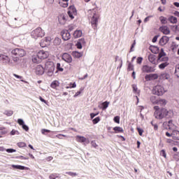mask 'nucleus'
Here are the masks:
<instances>
[{"label":"nucleus","instance_id":"f257e3e1","mask_svg":"<svg viewBox=\"0 0 179 179\" xmlns=\"http://www.w3.org/2000/svg\"><path fill=\"white\" fill-rule=\"evenodd\" d=\"M154 115L157 120H163V118H173L174 112L171 109H166V108H160L159 106H154Z\"/></svg>","mask_w":179,"mask_h":179},{"label":"nucleus","instance_id":"f03ea898","mask_svg":"<svg viewBox=\"0 0 179 179\" xmlns=\"http://www.w3.org/2000/svg\"><path fill=\"white\" fill-rule=\"evenodd\" d=\"M89 13L92 15L91 17V25L94 30H97V26H99V22H100V14H99L94 9L90 10Z\"/></svg>","mask_w":179,"mask_h":179},{"label":"nucleus","instance_id":"7ed1b4c3","mask_svg":"<svg viewBox=\"0 0 179 179\" xmlns=\"http://www.w3.org/2000/svg\"><path fill=\"white\" fill-rule=\"evenodd\" d=\"M45 36V32L41 27H37L31 32V37L37 40V38H43Z\"/></svg>","mask_w":179,"mask_h":179},{"label":"nucleus","instance_id":"20e7f679","mask_svg":"<svg viewBox=\"0 0 179 179\" xmlns=\"http://www.w3.org/2000/svg\"><path fill=\"white\" fill-rule=\"evenodd\" d=\"M11 54L15 57H20L22 58L26 55V50L23 48H15L11 51Z\"/></svg>","mask_w":179,"mask_h":179},{"label":"nucleus","instance_id":"39448f33","mask_svg":"<svg viewBox=\"0 0 179 179\" xmlns=\"http://www.w3.org/2000/svg\"><path fill=\"white\" fill-rule=\"evenodd\" d=\"M152 93L156 96H163L166 93V90L162 85H156L152 90Z\"/></svg>","mask_w":179,"mask_h":179},{"label":"nucleus","instance_id":"423d86ee","mask_svg":"<svg viewBox=\"0 0 179 179\" xmlns=\"http://www.w3.org/2000/svg\"><path fill=\"white\" fill-rule=\"evenodd\" d=\"M158 63L159 62H169V57L166 56V52H164V50L161 49V52L159 53L157 58Z\"/></svg>","mask_w":179,"mask_h":179},{"label":"nucleus","instance_id":"0eeeda50","mask_svg":"<svg viewBox=\"0 0 179 179\" xmlns=\"http://www.w3.org/2000/svg\"><path fill=\"white\" fill-rule=\"evenodd\" d=\"M67 13L69 17H71V19H75V16L78 15V11L76 10V8H75V6H70L69 7V10Z\"/></svg>","mask_w":179,"mask_h":179},{"label":"nucleus","instance_id":"6e6552de","mask_svg":"<svg viewBox=\"0 0 179 179\" xmlns=\"http://www.w3.org/2000/svg\"><path fill=\"white\" fill-rule=\"evenodd\" d=\"M45 69L48 72H54V62H46L45 64Z\"/></svg>","mask_w":179,"mask_h":179},{"label":"nucleus","instance_id":"1a4fd4ad","mask_svg":"<svg viewBox=\"0 0 179 179\" xmlns=\"http://www.w3.org/2000/svg\"><path fill=\"white\" fill-rule=\"evenodd\" d=\"M38 57L41 59H46V58H48V55H50V53H48V51L44 50H40L38 53Z\"/></svg>","mask_w":179,"mask_h":179},{"label":"nucleus","instance_id":"9d476101","mask_svg":"<svg viewBox=\"0 0 179 179\" xmlns=\"http://www.w3.org/2000/svg\"><path fill=\"white\" fill-rule=\"evenodd\" d=\"M62 37L64 41H68L71 39V33L68 30H63L62 31Z\"/></svg>","mask_w":179,"mask_h":179},{"label":"nucleus","instance_id":"9b49d317","mask_svg":"<svg viewBox=\"0 0 179 179\" xmlns=\"http://www.w3.org/2000/svg\"><path fill=\"white\" fill-rule=\"evenodd\" d=\"M0 62L5 64H9L10 62V58L3 54H0Z\"/></svg>","mask_w":179,"mask_h":179},{"label":"nucleus","instance_id":"f8f14e48","mask_svg":"<svg viewBox=\"0 0 179 179\" xmlns=\"http://www.w3.org/2000/svg\"><path fill=\"white\" fill-rule=\"evenodd\" d=\"M142 71L144 73H150V72H155V69L150 66L145 65L143 66Z\"/></svg>","mask_w":179,"mask_h":179},{"label":"nucleus","instance_id":"ddd939ff","mask_svg":"<svg viewBox=\"0 0 179 179\" xmlns=\"http://www.w3.org/2000/svg\"><path fill=\"white\" fill-rule=\"evenodd\" d=\"M158 78H159V75H157V73L147 74L145 76V79L147 81H149V80H156V79H157Z\"/></svg>","mask_w":179,"mask_h":179},{"label":"nucleus","instance_id":"4468645a","mask_svg":"<svg viewBox=\"0 0 179 179\" xmlns=\"http://www.w3.org/2000/svg\"><path fill=\"white\" fill-rule=\"evenodd\" d=\"M62 59L63 61H65V62H68V64L72 62V56L68 53H64L62 56Z\"/></svg>","mask_w":179,"mask_h":179},{"label":"nucleus","instance_id":"2eb2a0df","mask_svg":"<svg viewBox=\"0 0 179 179\" xmlns=\"http://www.w3.org/2000/svg\"><path fill=\"white\" fill-rule=\"evenodd\" d=\"M148 60L150 62H151V64H153L154 65H157L158 64V61L156 59V55H150L148 56Z\"/></svg>","mask_w":179,"mask_h":179},{"label":"nucleus","instance_id":"dca6fc26","mask_svg":"<svg viewBox=\"0 0 179 179\" xmlns=\"http://www.w3.org/2000/svg\"><path fill=\"white\" fill-rule=\"evenodd\" d=\"M58 20L60 24H65L66 23V17H65V15L60 14L58 16Z\"/></svg>","mask_w":179,"mask_h":179},{"label":"nucleus","instance_id":"f3484780","mask_svg":"<svg viewBox=\"0 0 179 179\" xmlns=\"http://www.w3.org/2000/svg\"><path fill=\"white\" fill-rule=\"evenodd\" d=\"M159 31L163 33V34H169L170 33V29H169V27L167 26H162L159 27Z\"/></svg>","mask_w":179,"mask_h":179},{"label":"nucleus","instance_id":"a211bd4d","mask_svg":"<svg viewBox=\"0 0 179 179\" xmlns=\"http://www.w3.org/2000/svg\"><path fill=\"white\" fill-rule=\"evenodd\" d=\"M171 137L175 141H179V131L178 130H173L171 133Z\"/></svg>","mask_w":179,"mask_h":179},{"label":"nucleus","instance_id":"6ab92c4d","mask_svg":"<svg viewBox=\"0 0 179 179\" xmlns=\"http://www.w3.org/2000/svg\"><path fill=\"white\" fill-rule=\"evenodd\" d=\"M76 142H79L80 143H85V142L87 141V138H86V137L85 136H77L76 137Z\"/></svg>","mask_w":179,"mask_h":179},{"label":"nucleus","instance_id":"aec40b11","mask_svg":"<svg viewBox=\"0 0 179 179\" xmlns=\"http://www.w3.org/2000/svg\"><path fill=\"white\" fill-rule=\"evenodd\" d=\"M50 87H52V89H55V90H58V87H59V81L53 80L50 84Z\"/></svg>","mask_w":179,"mask_h":179},{"label":"nucleus","instance_id":"412c9836","mask_svg":"<svg viewBox=\"0 0 179 179\" xmlns=\"http://www.w3.org/2000/svg\"><path fill=\"white\" fill-rule=\"evenodd\" d=\"M32 62L34 64H40L41 62V59H40L38 54L32 56Z\"/></svg>","mask_w":179,"mask_h":179},{"label":"nucleus","instance_id":"4be33fe9","mask_svg":"<svg viewBox=\"0 0 179 179\" xmlns=\"http://www.w3.org/2000/svg\"><path fill=\"white\" fill-rule=\"evenodd\" d=\"M159 79H162V80H168V79H170V74L163 73L159 76Z\"/></svg>","mask_w":179,"mask_h":179},{"label":"nucleus","instance_id":"5701e85b","mask_svg":"<svg viewBox=\"0 0 179 179\" xmlns=\"http://www.w3.org/2000/svg\"><path fill=\"white\" fill-rule=\"evenodd\" d=\"M167 43H169V38L167 36H163L159 41L160 45H166Z\"/></svg>","mask_w":179,"mask_h":179},{"label":"nucleus","instance_id":"b1692460","mask_svg":"<svg viewBox=\"0 0 179 179\" xmlns=\"http://www.w3.org/2000/svg\"><path fill=\"white\" fill-rule=\"evenodd\" d=\"M44 73V68L41 65H38L36 67V74L43 75Z\"/></svg>","mask_w":179,"mask_h":179},{"label":"nucleus","instance_id":"393cba45","mask_svg":"<svg viewBox=\"0 0 179 179\" xmlns=\"http://www.w3.org/2000/svg\"><path fill=\"white\" fill-rule=\"evenodd\" d=\"M83 33L82 32V30H76L73 33V37L75 38H79L81 36H83Z\"/></svg>","mask_w":179,"mask_h":179},{"label":"nucleus","instance_id":"a878e982","mask_svg":"<svg viewBox=\"0 0 179 179\" xmlns=\"http://www.w3.org/2000/svg\"><path fill=\"white\" fill-rule=\"evenodd\" d=\"M150 50H151V52H152L153 54H159V48L157 46L152 45L150 47Z\"/></svg>","mask_w":179,"mask_h":179},{"label":"nucleus","instance_id":"bb28decb","mask_svg":"<svg viewBox=\"0 0 179 179\" xmlns=\"http://www.w3.org/2000/svg\"><path fill=\"white\" fill-rule=\"evenodd\" d=\"M168 20L172 24H176L177 23V22H178L177 17H174L173 15L169 17Z\"/></svg>","mask_w":179,"mask_h":179},{"label":"nucleus","instance_id":"cd10ccee","mask_svg":"<svg viewBox=\"0 0 179 179\" xmlns=\"http://www.w3.org/2000/svg\"><path fill=\"white\" fill-rule=\"evenodd\" d=\"M82 44H85V39L81 38L80 39L78 43H76V47L78 50H82Z\"/></svg>","mask_w":179,"mask_h":179},{"label":"nucleus","instance_id":"c85d7f7f","mask_svg":"<svg viewBox=\"0 0 179 179\" xmlns=\"http://www.w3.org/2000/svg\"><path fill=\"white\" fill-rule=\"evenodd\" d=\"M168 129H174L176 128V124L173 123V120H169L167 123Z\"/></svg>","mask_w":179,"mask_h":179},{"label":"nucleus","instance_id":"c756f323","mask_svg":"<svg viewBox=\"0 0 179 179\" xmlns=\"http://www.w3.org/2000/svg\"><path fill=\"white\" fill-rule=\"evenodd\" d=\"M72 55L74 57V58H80L81 57H83V53L79 52H73Z\"/></svg>","mask_w":179,"mask_h":179},{"label":"nucleus","instance_id":"7c9ffc66","mask_svg":"<svg viewBox=\"0 0 179 179\" xmlns=\"http://www.w3.org/2000/svg\"><path fill=\"white\" fill-rule=\"evenodd\" d=\"M157 104L159 106H166V104H167V101H166V99H158Z\"/></svg>","mask_w":179,"mask_h":179},{"label":"nucleus","instance_id":"2f4dec72","mask_svg":"<svg viewBox=\"0 0 179 179\" xmlns=\"http://www.w3.org/2000/svg\"><path fill=\"white\" fill-rule=\"evenodd\" d=\"M113 131H115L116 134L124 132V129H122V127H115L113 128Z\"/></svg>","mask_w":179,"mask_h":179},{"label":"nucleus","instance_id":"473e14b6","mask_svg":"<svg viewBox=\"0 0 179 179\" xmlns=\"http://www.w3.org/2000/svg\"><path fill=\"white\" fill-rule=\"evenodd\" d=\"M13 169H17V170H26V168L22 165H12Z\"/></svg>","mask_w":179,"mask_h":179},{"label":"nucleus","instance_id":"72a5a7b5","mask_svg":"<svg viewBox=\"0 0 179 179\" xmlns=\"http://www.w3.org/2000/svg\"><path fill=\"white\" fill-rule=\"evenodd\" d=\"M169 62H163L161 64L159 65V69H164L166 68V66H169Z\"/></svg>","mask_w":179,"mask_h":179},{"label":"nucleus","instance_id":"f704fd0d","mask_svg":"<svg viewBox=\"0 0 179 179\" xmlns=\"http://www.w3.org/2000/svg\"><path fill=\"white\" fill-rule=\"evenodd\" d=\"M158 100L159 99L155 96H152L150 97V101H151V103H152V104H157Z\"/></svg>","mask_w":179,"mask_h":179},{"label":"nucleus","instance_id":"c9c22d12","mask_svg":"<svg viewBox=\"0 0 179 179\" xmlns=\"http://www.w3.org/2000/svg\"><path fill=\"white\" fill-rule=\"evenodd\" d=\"M159 20H160L162 24H166V23H167V18L166 17L160 16Z\"/></svg>","mask_w":179,"mask_h":179},{"label":"nucleus","instance_id":"e433bc0d","mask_svg":"<svg viewBox=\"0 0 179 179\" xmlns=\"http://www.w3.org/2000/svg\"><path fill=\"white\" fill-rule=\"evenodd\" d=\"M50 179H56V178H59V173H51L49 176Z\"/></svg>","mask_w":179,"mask_h":179},{"label":"nucleus","instance_id":"4c0bfd02","mask_svg":"<svg viewBox=\"0 0 179 179\" xmlns=\"http://www.w3.org/2000/svg\"><path fill=\"white\" fill-rule=\"evenodd\" d=\"M53 43L55 45H59L62 43L61 38H55Z\"/></svg>","mask_w":179,"mask_h":179},{"label":"nucleus","instance_id":"58836bf2","mask_svg":"<svg viewBox=\"0 0 179 179\" xmlns=\"http://www.w3.org/2000/svg\"><path fill=\"white\" fill-rule=\"evenodd\" d=\"M110 102L106 101L105 102L102 103V110H106L108 108Z\"/></svg>","mask_w":179,"mask_h":179},{"label":"nucleus","instance_id":"ea45409f","mask_svg":"<svg viewBox=\"0 0 179 179\" xmlns=\"http://www.w3.org/2000/svg\"><path fill=\"white\" fill-rule=\"evenodd\" d=\"M132 89L134 93L139 94V91L138 90V87L136 86V85L135 84L132 85Z\"/></svg>","mask_w":179,"mask_h":179},{"label":"nucleus","instance_id":"a19ab883","mask_svg":"<svg viewBox=\"0 0 179 179\" xmlns=\"http://www.w3.org/2000/svg\"><path fill=\"white\" fill-rule=\"evenodd\" d=\"M4 114L7 115V117H10L13 115V110H6L4 112Z\"/></svg>","mask_w":179,"mask_h":179},{"label":"nucleus","instance_id":"79ce46f5","mask_svg":"<svg viewBox=\"0 0 179 179\" xmlns=\"http://www.w3.org/2000/svg\"><path fill=\"white\" fill-rule=\"evenodd\" d=\"M166 143H169L171 146H174L176 143L172 139L167 138L166 139Z\"/></svg>","mask_w":179,"mask_h":179},{"label":"nucleus","instance_id":"37998d69","mask_svg":"<svg viewBox=\"0 0 179 179\" xmlns=\"http://www.w3.org/2000/svg\"><path fill=\"white\" fill-rule=\"evenodd\" d=\"M172 29L175 33H177V31H179V24L178 25H173L172 26Z\"/></svg>","mask_w":179,"mask_h":179},{"label":"nucleus","instance_id":"c03bdc74","mask_svg":"<svg viewBox=\"0 0 179 179\" xmlns=\"http://www.w3.org/2000/svg\"><path fill=\"white\" fill-rule=\"evenodd\" d=\"M17 145L18 148H26V143H24V142L17 143Z\"/></svg>","mask_w":179,"mask_h":179},{"label":"nucleus","instance_id":"a18cd8bd","mask_svg":"<svg viewBox=\"0 0 179 179\" xmlns=\"http://www.w3.org/2000/svg\"><path fill=\"white\" fill-rule=\"evenodd\" d=\"M0 134H1V138H2L3 135H6V134H8V131H6V128L1 129L0 130Z\"/></svg>","mask_w":179,"mask_h":179},{"label":"nucleus","instance_id":"49530a36","mask_svg":"<svg viewBox=\"0 0 179 179\" xmlns=\"http://www.w3.org/2000/svg\"><path fill=\"white\" fill-rule=\"evenodd\" d=\"M66 174H68V176H71V177H76V176H78V173L71 171L66 172Z\"/></svg>","mask_w":179,"mask_h":179},{"label":"nucleus","instance_id":"de8ad7c7","mask_svg":"<svg viewBox=\"0 0 179 179\" xmlns=\"http://www.w3.org/2000/svg\"><path fill=\"white\" fill-rule=\"evenodd\" d=\"M59 3L62 8H68V2L60 1Z\"/></svg>","mask_w":179,"mask_h":179},{"label":"nucleus","instance_id":"09e8293b","mask_svg":"<svg viewBox=\"0 0 179 179\" xmlns=\"http://www.w3.org/2000/svg\"><path fill=\"white\" fill-rule=\"evenodd\" d=\"M175 75L179 78V64L176 65V70H175Z\"/></svg>","mask_w":179,"mask_h":179},{"label":"nucleus","instance_id":"8fccbe9b","mask_svg":"<svg viewBox=\"0 0 179 179\" xmlns=\"http://www.w3.org/2000/svg\"><path fill=\"white\" fill-rule=\"evenodd\" d=\"M160 155L162 156L163 157H164V159H166L167 157V155L166 154V151L164 150H162L160 152Z\"/></svg>","mask_w":179,"mask_h":179},{"label":"nucleus","instance_id":"3c124183","mask_svg":"<svg viewBox=\"0 0 179 179\" xmlns=\"http://www.w3.org/2000/svg\"><path fill=\"white\" fill-rule=\"evenodd\" d=\"M173 159L174 160H176V162H179V152H177L176 154H175L173 155Z\"/></svg>","mask_w":179,"mask_h":179},{"label":"nucleus","instance_id":"603ef678","mask_svg":"<svg viewBox=\"0 0 179 179\" xmlns=\"http://www.w3.org/2000/svg\"><path fill=\"white\" fill-rule=\"evenodd\" d=\"M100 122V117H97L92 120L93 124H97Z\"/></svg>","mask_w":179,"mask_h":179},{"label":"nucleus","instance_id":"864d4df0","mask_svg":"<svg viewBox=\"0 0 179 179\" xmlns=\"http://www.w3.org/2000/svg\"><path fill=\"white\" fill-rule=\"evenodd\" d=\"M113 121L116 122V124H120V116H115Z\"/></svg>","mask_w":179,"mask_h":179},{"label":"nucleus","instance_id":"5fc2aeb1","mask_svg":"<svg viewBox=\"0 0 179 179\" xmlns=\"http://www.w3.org/2000/svg\"><path fill=\"white\" fill-rule=\"evenodd\" d=\"M143 61V57H138L137 60H136V63L138 64L139 65H141V64H142Z\"/></svg>","mask_w":179,"mask_h":179},{"label":"nucleus","instance_id":"6e6d98bb","mask_svg":"<svg viewBox=\"0 0 179 179\" xmlns=\"http://www.w3.org/2000/svg\"><path fill=\"white\" fill-rule=\"evenodd\" d=\"M137 131L138 132V135H140V136H142L143 134V129L137 127Z\"/></svg>","mask_w":179,"mask_h":179},{"label":"nucleus","instance_id":"4d7b16f0","mask_svg":"<svg viewBox=\"0 0 179 179\" xmlns=\"http://www.w3.org/2000/svg\"><path fill=\"white\" fill-rule=\"evenodd\" d=\"M45 132H48V134H50V132H51V130H48L46 129H43L41 130V134H43V135H45Z\"/></svg>","mask_w":179,"mask_h":179},{"label":"nucleus","instance_id":"13d9d810","mask_svg":"<svg viewBox=\"0 0 179 179\" xmlns=\"http://www.w3.org/2000/svg\"><path fill=\"white\" fill-rule=\"evenodd\" d=\"M10 135H19V131H17V130L13 129L10 131Z\"/></svg>","mask_w":179,"mask_h":179},{"label":"nucleus","instance_id":"bf43d9fd","mask_svg":"<svg viewBox=\"0 0 179 179\" xmlns=\"http://www.w3.org/2000/svg\"><path fill=\"white\" fill-rule=\"evenodd\" d=\"M62 136L64 138H66V136L64 134H57L56 135V138H57L58 139H62Z\"/></svg>","mask_w":179,"mask_h":179},{"label":"nucleus","instance_id":"052dcab7","mask_svg":"<svg viewBox=\"0 0 179 179\" xmlns=\"http://www.w3.org/2000/svg\"><path fill=\"white\" fill-rule=\"evenodd\" d=\"M17 123L19 124V125H21L22 127V125L24 124V122L22 119H18L17 120Z\"/></svg>","mask_w":179,"mask_h":179},{"label":"nucleus","instance_id":"680f3d73","mask_svg":"<svg viewBox=\"0 0 179 179\" xmlns=\"http://www.w3.org/2000/svg\"><path fill=\"white\" fill-rule=\"evenodd\" d=\"M57 68L58 71H60L61 72H62V71H64V69L61 68V64L57 63Z\"/></svg>","mask_w":179,"mask_h":179},{"label":"nucleus","instance_id":"e2e57ef3","mask_svg":"<svg viewBox=\"0 0 179 179\" xmlns=\"http://www.w3.org/2000/svg\"><path fill=\"white\" fill-rule=\"evenodd\" d=\"M128 69H129V71H134V65L132 64L129 63L128 65Z\"/></svg>","mask_w":179,"mask_h":179},{"label":"nucleus","instance_id":"0e129e2a","mask_svg":"<svg viewBox=\"0 0 179 179\" xmlns=\"http://www.w3.org/2000/svg\"><path fill=\"white\" fill-rule=\"evenodd\" d=\"M91 145H92V146L93 147V148H97V146H99L96 143V141H92L91 142Z\"/></svg>","mask_w":179,"mask_h":179},{"label":"nucleus","instance_id":"69168bd1","mask_svg":"<svg viewBox=\"0 0 179 179\" xmlns=\"http://www.w3.org/2000/svg\"><path fill=\"white\" fill-rule=\"evenodd\" d=\"M22 129L24 131H26L27 132V131H29V127L27 125L24 124L22 125Z\"/></svg>","mask_w":179,"mask_h":179},{"label":"nucleus","instance_id":"338daca9","mask_svg":"<svg viewBox=\"0 0 179 179\" xmlns=\"http://www.w3.org/2000/svg\"><path fill=\"white\" fill-rule=\"evenodd\" d=\"M82 90H80V91H78V92L73 95V97H78V96H79L80 94H81Z\"/></svg>","mask_w":179,"mask_h":179},{"label":"nucleus","instance_id":"774afa93","mask_svg":"<svg viewBox=\"0 0 179 179\" xmlns=\"http://www.w3.org/2000/svg\"><path fill=\"white\" fill-rule=\"evenodd\" d=\"M99 115V113H90V117H91V119L93 120L94 117H96Z\"/></svg>","mask_w":179,"mask_h":179}]
</instances>
